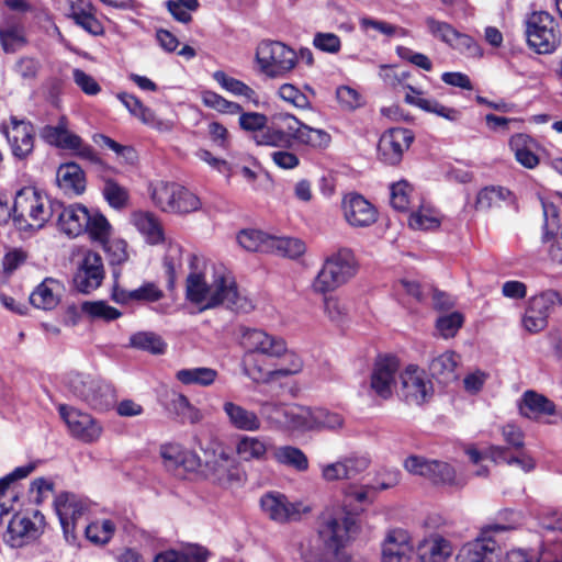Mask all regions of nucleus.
Segmentation results:
<instances>
[{
	"label": "nucleus",
	"mask_w": 562,
	"mask_h": 562,
	"mask_svg": "<svg viewBox=\"0 0 562 562\" xmlns=\"http://www.w3.org/2000/svg\"><path fill=\"white\" fill-rule=\"evenodd\" d=\"M186 280V299L201 312L221 305L241 313L254 310L252 302L243 295L232 273L200 255H191Z\"/></svg>",
	"instance_id": "nucleus-1"
},
{
	"label": "nucleus",
	"mask_w": 562,
	"mask_h": 562,
	"mask_svg": "<svg viewBox=\"0 0 562 562\" xmlns=\"http://www.w3.org/2000/svg\"><path fill=\"white\" fill-rule=\"evenodd\" d=\"M358 530L357 518L350 512L325 513L317 536L301 537L292 546L303 562H352L347 546Z\"/></svg>",
	"instance_id": "nucleus-2"
},
{
	"label": "nucleus",
	"mask_w": 562,
	"mask_h": 562,
	"mask_svg": "<svg viewBox=\"0 0 562 562\" xmlns=\"http://www.w3.org/2000/svg\"><path fill=\"white\" fill-rule=\"evenodd\" d=\"M153 204L164 213L188 215L202 209L201 198L190 188L171 180L158 179L148 184Z\"/></svg>",
	"instance_id": "nucleus-3"
},
{
	"label": "nucleus",
	"mask_w": 562,
	"mask_h": 562,
	"mask_svg": "<svg viewBox=\"0 0 562 562\" xmlns=\"http://www.w3.org/2000/svg\"><path fill=\"white\" fill-rule=\"evenodd\" d=\"M358 271L355 255L347 248L328 255L311 282V290L318 295L329 294L348 283Z\"/></svg>",
	"instance_id": "nucleus-4"
},
{
	"label": "nucleus",
	"mask_w": 562,
	"mask_h": 562,
	"mask_svg": "<svg viewBox=\"0 0 562 562\" xmlns=\"http://www.w3.org/2000/svg\"><path fill=\"white\" fill-rule=\"evenodd\" d=\"M60 204L52 201L45 193L34 187H25L15 194L12 211L13 220L20 224L40 229L50 220Z\"/></svg>",
	"instance_id": "nucleus-5"
},
{
	"label": "nucleus",
	"mask_w": 562,
	"mask_h": 562,
	"mask_svg": "<svg viewBox=\"0 0 562 562\" xmlns=\"http://www.w3.org/2000/svg\"><path fill=\"white\" fill-rule=\"evenodd\" d=\"M258 72L269 79H283L296 68L295 49L281 41L262 40L255 49Z\"/></svg>",
	"instance_id": "nucleus-6"
},
{
	"label": "nucleus",
	"mask_w": 562,
	"mask_h": 562,
	"mask_svg": "<svg viewBox=\"0 0 562 562\" xmlns=\"http://www.w3.org/2000/svg\"><path fill=\"white\" fill-rule=\"evenodd\" d=\"M66 385L75 397L95 412H109L116 403V393L113 386L90 375L71 373L67 378Z\"/></svg>",
	"instance_id": "nucleus-7"
},
{
	"label": "nucleus",
	"mask_w": 562,
	"mask_h": 562,
	"mask_svg": "<svg viewBox=\"0 0 562 562\" xmlns=\"http://www.w3.org/2000/svg\"><path fill=\"white\" fill-rule=\"evenodd\" d=\"M57 409L69 436L75 440L94 445L102 439L103 423L90 413L67 404H59Z\"/></svg>",
	"instance_id": "nucleus-8"
},
{
	"label": "nucleus",
	"mask_w": 562,
	"mask_h": 562,
	"mask_svg": "<svg viewBox=\"0 0 562 562\" xmlns=\"http://www.w3.org/2000/svg\"><path fill=\"white\" fill-rule=\"evenodd\" d=\"M514 521L509 525H485L474 540L464 543L459 549L456 562H494L499 547L493 536L515 527L518 515L514 514Z\"/></svg>",
	"instance_id": "nucleus-9"
},
{
	"label": "nucleus",
	"mask_w": 562,
	"mask_h": 562,
	"mask_svg": "<svg viewBox=\"0 0 562 562\" xmlns=\"http://www.w3.org/2000/svg\"><path fill=\"white\" fill-rule=\"evenodd\" d=\"M527 43L538 54H550L561 41L554 18L546 11L532 12L526 20Z\"/></svg>",
	"instance_id": "nucleus-10"
},
{
	"label": "nucleus",
	"mask_w": 562,
	"mask_h": 562,
	"mask_svg": "<svg viewBox=\"0 0 562 562\" xmlns=\"http://www.w3.org/2000/svg\"><path fill=\"white\" fill-rule=\"evenodd\" d=\"M240 345L245 349L244 366L259 364L256 355L274 358L285 350V339L258 328H245L240 335Z\"/></svg>",
	"instance_id": "nucleus-11"
},
{
	"label": "nucleus",
	"mask_w": 562,
	"mask_h": 562,
	"mask_svg": "<svg viewBox=\"0 0 562 562\" xmlns=\"http://www.w3.org/2000/svg\"><path fill=\"white\" fill-rule=\"evenodd\" d=\"M562 304V296L555 290H546L528 299L525 313L521 317L522 327L536 334L548 325L549 316Z\"/></svg>",
	"instance_id": "nucleus-12"
},
{
	"label": "nucleus",
	"mask_w": 562,
	"mask_h": 562,
	"mask_svg": "<svg viewBox=\"0 0 562 562\" xmlns=\"http://www.w3.org/2000/svg\"><path fill=\"white\" fill-rule=\"evenodd\" d=\"M541 527L548 531V536L539 557L524 549H513L507 552L506 562H562V536H550L555 530L562 531V514L553 521L549 519L541 521Z\"/></svg>",
	"instance_id": "nucleus-13"
},
{
	"label": "nucleus",
	"mask_w": 562,
	"mask_h": 562,
	"mask_svg": "<svg viewBox=\"0 0 562 562\" xmlns=\"http://www.w3.org/2000/svg\"><path fill=\"white\" fill-rule=\"evenodd\" d=\"M278 359L279 363L274 369H269L262 364H249L246 367V375L257 383H270L282 378H288L301 373L304 369L302 356L288 347L285 341V350L281 351Z\"/></svg>",
	"instance_id": "nucleus-14"
},
{
	"label": "nucleus",
	"mask_w": 562,
	"mask_h": 562,
	"mask_svg": "<svg viewBox=\"0 0 562 562\" xmlns=\"http://www.w3.org/2000/svg\"><path fill=\"white\" fill-rule=\"evenodd\" d=\"M265 515L280 524L300 520L312 512V506L304 501L291 502L280 492H268L260 498Z\"/></svg>",
	"instance_id": "nucleus-15"
},
{
	"label": "nucleus",
	"mask_w": 562,
	"mask_h": 562,
	"mask_svg": "<svg viewBox=\"0 0 562 562\" xmlns=\"http://www.w3.org/2000/svg\"><path fill=\"white\" fill-rule=\"evenodd\" d=\"M45 517L40 510L14 515L8 526L5 541L13 548L37 540L44 532Z\"/></svg>",
	"instance_id": "nucleus-16"
},
{
	"label": "nucleus",
	"mask_w": 562,
	"mask_h": 562,
	"mask_svg": "<svg viewBox=\"0 0 562 562\" xmlns=\"http://www.w3.org/2000/svg\"><path fill=\"white\" fill-rule=\"evenodd\" d=\"M206 476L223 487L240 486L245 474L238 462L225 450L214 454L206 461Z\"/></svg>",
	"instance_id": "nucleus-17"
},
{
	"label": "nucleus",
	"mask_w": 562,
	"mask_h": 562,
	"mask_svg": "<svg viewBox=\"0 0 562 562\" xmlns=\"http://www.w3.org/2000/svg\"><path fill=\"white\" fill-rule=\"evenodd\" d=\"M277 120L284 123L286 131L291 135V140H295L300 145L316 150H324L331 143V136L328 132L308 126L291 114H281Z\"/></svg>",
	"instance_id": "nucleus-18"
},
{
	"label": "nucleus",
	"mask_w": 562,
	"mask_h": 562,
	"mask_svg": "<svg viewBox=\"0 0 562 562\" xmlns=\"http://www.w3.org/2000/svg\"><path fill=\"white\" fill-rule=\"evenodd\" d=\"M427 29L435 38L440 40L453 49H457L467 56L482 57L483 55L481 47L471 36L459 33L446 22L428 19Z\"/></svg>",
	"instance_id": "nucleus-19"
},
{
	"label": "nucleus",
	"mask_w": 562,
	"mask_h": 562,
	"mask_svg": "<svg viewBox=\"0 0 562 562\" xmlns=\"http://www.w3.org/2000/svg\"><path fill=\"white\" fill-rule=\"evenodd\" d=\"M414 139L409 130L393 127L385 131L378 143V158L386 165L394 166L402 160Z\"/></svg>",
	"instance_id": "nucleus-20"
},
{
	"label": "nucleus",
	"mask_w": 562,
	"mask_h": 562,
	"mask_svg": "<svg viewBox=\"0 0 562 562\" xmlns=\"http://www.w3.org/2000/svg\"><path fill=\"white\" fill-rule=\"evenodd\" d=\"M54 508L64 533L68 536L75 532L77 522L88 512L89 504L74 493L63 492L55 497Z\"/></svg>",
	"instance_id": "nucleus-21"
},
{
	"label": "nucleus",
	"mask_w": 562,
	"mask_h": 562,
	"mask_svg": "<svg viewBox=\"0 0 562 562\" xmlns=\"http://www.w3.org/2000/svg\"><path fill=\"white\" fill-rule=\"evenodd\" d=\"M103 278L104 268L101 256L90 250L85 252L74 276L76 290L89 294L101 285Z\"/></svg>",
	"instance_id": "nucleus-22"
},
{
	"label": "nucleus",
	"mask_w": 562,
	"mask_h": 562,
	"mask_svg": "<svg viewBox=\"0 0 562 562\" xmlns=\"http://www.w3.org/2000/svg\"><path fill=\"white\" fill-rule=\"evenodd\" d=\"M160 457L165 468L179 477L196 472L201 467L199 454L177 443L160 447Z\"/></svg>",
	"instance_id": "nucleus-23"
},
{
	"label": "nucleus",
	"mask_w": 562,
	"mask_h": 562,
	"mask_svg": "<svg viewBox=\"0 0 562 562\" xmlns=\"http://www.w3.org/2000/svg\"><path fill=\"white\" fill-rule=\"evenodd\" d=\"M400 360L393 355L381 356L376 359L370 379V386L375 395L383 400L392 396Z\"/></svg>",
	"instance_id": "nucleus-24"
},
{
	"label": "nucleus",
	"mask_w": 562,
	"mask_h": 562,
	"mask_svg": "<svg viewBox=\"0 0 562 562\" xmlns=\"http://www.w3.org/2000/svg\"><path fill=\"white\" fill-rule=\"evenodd\" d=\"M2 132L14 158L24 160L33 153L34 130L30 123L12 117L10 125L3 126Z\"/></svg>",
	"instance_id": "nucleus-25"
},
{
	"label": "nucleus",
	"mask_w": 562,
	"mask_h": 562,
	"mask_svg": "<svg viewBox=\"0 0 562 562\" xmlns=\"http://www.w3.org/2000/svg\"><path fill=\"white\" fill-rule=\"evenodd\" d=\"M345 220L352 227H368L378 220V211L364 196L349 193L342 200Z\"/></svg>",
	"instance_id": "nucleus-26"
},
{
	"label": "nucleus",
	"mask_w": 562,
	"mask_h": 562,
	"mask_svg": "<svg viewBox=\"0 0 562 562\" xmlns=\"http://www.w3.org/2000/svg\"><path fill=\"white\" fill-rule=\"evenodd\" d=\"M414 548L408 531L401 528L392 529L382 542V562H411Z\"/></svg>",
	"instance_id": "nucleus-27"
},
{
	"label": "nucleus",
	"mask_w": 562,
	"mask_h": 562,
	"mask_svg": "<svg viewBox=\"0 0 562 562\" xmlns=\"http://www.w3.org/2000/svg\"><path fill=\"white\" fill-rule=\"evenodd\" d=\"M270 445L265 437L238 435L234 442V451L240 462H265L268 459Z\"/></svg>",
	"instance_id": "nucleus-28"
},
{
	"label": "nucleus",
	"mask_w": 562,
	"mask_h": 562,
	"mask_svg": "<svg viewBox=\"0 0 562 562\" xmlns=\"http://www.w3.org/2000/svg\"><path fill=\"white\" fill-rule=\"evenodd\" d=\"M223 412L227 423L237 430L257 432L261 429L262 422L259 415L233 401L223 403Z\"/></svg>",
	"instance_id": "nucleus-29"
},
{
	"label": "nucleus",
	"mask_w": 562,
	"mask_h": 562,
	"mask_svg": "<svg viewBox=\"0 0 562 562\" xmlns=\"http://www.w3.org/2000/svg\"><path fill=\"white\" fill-rule=\"evenodd\" d=\"M58 225L63 233L69 237H77L86 232L87 224H89L90 212L89 210L80 204H72L63 207L57 211Z\"/></svg>",
	"instance_id": "nucleus-30"
},
{
	"label": "nucleus",
	"mask_w": 562,
	"mask_h": 562,
	"mask_svg": "<svg viewBox=\"0 0 562 562\" xmlns=\"http://www.w3.org/2000/svg\"><path fill=\"white\" fill-rule=\"evenodd\" d=\"M64 290L61 281L45 278L31 293L30 302L36 308L50 311L59 304Z\"/></svg>",
	"instance_id": "nucleus-31"
},
{
	"label": "nucleus",
	"mask_w": 562,
	"mask_h": 562,
	"mask_svg": "<svg viewBox=\"0 0 562 562\" xmlns=\"http://www.w3.org/2000/svg\"><path fill=\"white\" fill-rule=\"evenodd\" d=\"M508 145L516 161L522 167L533 169L539 165L540 159L537 154L539 144L529 135L525 133L514 134L510 136Z\"/></svg>",
	"instance_id": "nucleus-32"
},
{
	"label": "nucleus",
	"mask_w": 562,
	"mask_h": 562,
	"mask_svg": "<svg viewBox=\"0 0 562 562\" xmlns=\"http://www.w3.org/2000/svg\"><path fill=\"white\" fill-rule=\"evenodd\" d=\"M130 223L140 234L146 243L158 245L164 241V229L159 218L149 211H134Z\"/></svg>",
	"instance_id": "nucleus-33"
},
{
	"label": "nucleus",
	"mask_w": 562,
	"mask_h": 562,
	"mask_svg": "<svg viewBox=\"0 0 562 562\" xmlns=\"http://www.w3.org/2000/svg\"><path fill=\"white\" fill-rule=\"evenodd\" d=\"M398 395L411 405H422V372L417 364H407L400 373Z\"/></svg>",
	"instance_id": "nucleus-34"
},
{
	"label": "nucleus",
	"mask_w": 562,
	"mask_h": 562,
	"mask_svg": "<svg viewBox=\"0 0 562 562\" xmlns=\"http://www.w3.org/2000/svg\"><path fill=\"white\" fill-rule=\"evenodd\" d=\"M518 408L521 416L532 420L555 414L554 403L535 391H526L522 394Z\"/></svg>",
	"instance_id": "nucleus-35"
},
{
	"label": "nucleus",
	"mask_w": 562,
	"mask_h": 562,
	"mask_svg": "<svg viewBox=\"0 0 562 562\" xmlns=\"http://www.w3.org/2000/svg\"><path fill=\"white\" fill-rule=\"evenodd\" d=\"M117 99L122 102L130 114L138 119L143 124L158 131L171 130V124L169 122L159 120L154 111L144 105L143 102L135 95L121 92L117 93Z\"/></svg>",
	"instance_id": "nucleus-36"
},
{
	"label": "nucleus",
	"mask_w": 562,
	"mask_h": 562,
	"mask_svg": "<svg viewBox=\"0 0 562 562\" xmlns=\"http://www.w3.org/2000/svg\"><path fill=\"white\" fill-rule=\"evenodd\" d=\"M281 431L291 434L312 431V407L292 404L284 408Z\"/></svg>",
	"instance_id": "nucleus-37"
},
{
	"label": "nucleus",
	"mask_w": 562,
	"mask_h": 562,
	"mask_svg": "<svg viewBox=\"0 0 562 562\" xmlns=\"http://www.w3.org/2000/svg\"><path fill=\"white\" fill-rule=\"evenodd\" d=\"M58 187L67 194H81L86 189V177L75 162L61 165L56 172Z\"/></svg>",
	"instance_id": "nucleus-38"
},
{
	"label": "nucleus",
	"mask_w": 562,
	"mask_h": 562,
	"mask_svg": "<svg viewBox=\"0 0 562 562\" xmlns=\"http://www.w3.org/2000/svg\"><path fill=\"white\" fill-rule=\"evenodd\" d=\"M424 476H427L434 484L457 487L467 484V479L463 475H458L451 465L440 461H424Z\"/></svg>",
	"instance_id": "nucleus-39"
},
{
	"label": "nucleus",
	"mask_w": 562,
	"mask_h": 562,
	"mask_svg": "<svg viewBox=\"0 0 562 562\" xmlns=\"http://www.w3.org/2000/svg\"><path fill=\"white\" fill-rule=\"evenodd\" d=\"M452 553V542L440 532H430L424 539V562H447Z\"/></svg>",
	"instance_id": "nucleus-40"
},
{
	"label": "nucleus",
	"mask_w": 562,
	"mask_h": 562,
	"mask_svg": "<svg viewBox=\"0 0 562 562\" xmlns=\"http://www.w3.org/2000/svg\"><path fill=\"white\" fill-rule=\"evenodd\" d=\"M459 362L460 356L452 350H447L431 359L429 372L440 383H449L457 379Z\"/></svg>",
	"instance_id": "nucleus-41"
},
{
	"label": "nucleus",
	"mask_w": 562,
	"mask_h": 562,
	"mask_svg": "<svg viewBox=\"0 0 562 562\" xmlns=\"http://www.w3.org/2000/svg\"><path fill=\"white\" fill-rule=\"evenodd\" d=\"M273 237L267 232L249 227L236 234V241L246 251L269 254Z\"/></svg>",
	"instance_id": "nucleus-42"
},
{
	"label": "nucleus",
	"mask_w": 562,
	"mask_h": 562,
	"mask_svg": "<svg viewBox=\"0 0 562 562\" xmlns=\"http://www.w3.org/2000/svg\"><path fill=\"white\" fill-rule=\"evenodd\" d=\"M280 115H274L271 125H266L258 133L254 134V142L258 146L281 147L291 143V135L286 131L284 123L277 120Z\"/></svg>",
	"instance_id": "nucleus-43"
},
{
	"label": "nucleus",
	"mask_w": 562,
	"mask_h": 562,
	"mask_svg": "<svg viewBox=\"0 0 562 562\" xmlns=\"http://www.w3.org/2000/svg\"><path fill=\"white\" fill-rule=\"evenodd\" d=\"M0 44L5 53H14L25 44L24 27L20 21L3 18L0 22Z\"/></svg>",
	"instance_id": "nucleus-44"
},
{
	"label": "nucleus",
	"mask_w": 562,
	"mask_h": 562,
	"mask_svg": "<svg viewBox=\"0 0 562 562\" xmlns=\"http://www.w3.org/2000/svg\"><path fill=\"white\" fill-rule=\"evenodd\" d=\"M272 458L278 464L297 472H305L310 467L308 458L303 450L291 445L272 448Z\"/></svg>",
	"instance_id": "nucleus-45"
},
{
	"label": "nucleus",
	"mask_w": 562,
	"mask_h": 562,
	"mask_svg": "<svg viewBox=\"0 0 562 562\" xmlns=\"http://www.w3.org/2000/svg\"><path fill=\"white\" fill-rule=\"evenodd\" d=\"M175 376L183 385L207 387L216 381L218 372L209 367H194L180 369Z\"/></svg>",
	"instance_id": "nucleus-46"
},
{
	"label": "nucleus",
	"mask_w": 562,
	"mask_h": 562,
	"mask_svg": "<svg viewBox=\"0 0 562 562\" xmlns=\"http://www.w3.org/2000/svg\"><path fill=\"white\" fill-rule=\"evenodd\" d=\"M71 19L88 33L97 36L103 34V25L97 19L94 9L90 3L80 2L71 7Z\"/></svg>",
	"instance_id": "nucleus-47"
},
{
	"label": "nucleus",
	"mask_w": 562,
	"mask_h": 562,
	"mask_svg": "<svg viewBox=\"0 0 562 562\" xmlns=\"http://www.w3.org/2000/svg\"><path fill=\"white\" fill-rule=\"evenodd\" d=\"M167 408L182 422L195 424L202 419L201 411L182 393L173 392Z\"/></svg>",
	"instance_id": "nucleus-48"
},
{
	"label": "nucleus",
	"mask_w": 562,
	"mask_h": 562,
	"mask_svg": "<svg viewBox=\"0 0 562 562\" xmlns=\"http://www.w3.org/2000/svg\"><path fill=\"white\" fill-rule=\"evenodd\" d=\"M345 418L324 407H312V431H336L344 427Z\"/></svg>",
	"instance_id": "nucleus-49"
},
{
	"label": "nucleus",
	"mask_w": 562,
	"mask_h": 562,
	"mask_svg": "<svg viewBox=\"0 0 562 562\" xmlns=\"http://www.w3.org/2000/svg\"><path fill=\"white\" fill-rule=\"evenodd\" d=\"M116 522L111 518L92 520L85 529L87 539L94 544H105L114 536Z\"/></svg>",
	"instance_id": "nucleus-50"
},
{
	"label": "nucleus",
	"mask_w": 562,
	"mask_h": 562,
	"mask_svg": "<svg viewBox=\"0 0 562 562\" xmlns=\"http://www.w3.org/2000/svg\"><path fill=\"white\" fill-rule=\"evenodd\" d=\"M400 303L412 312H417L422 303V288L417 280L403 278L397 288Z\"/></svg>",
	"instance_id": "nucleus-51"
},
{
	"label": "nucleus",
	"mask_w": 562,
	"mask_h": 562,
	"mask_svg": "<svg viewBox=\"0 0 562 562\" xmlns=\"http://www.w3.org/2000/svg\"><path fill=\"white\" fill-rule=\"evenodd\" d=\"M207 551L201 547H191L181 551L167 550L156 555L154 562H206Z\"/></svg>",
	"instance_id": "nucleus-52"
},
{
	"label": "nucleus",
	"mask_w": 562,
	"mask_h": 562,
	"mask_svg": "<svg viewBox=\"0 0 562 562\" xmlns=\"http://www.w3.org/2000/svg\"><path fill=\"white\" fill-rule=\"evenodd\" d=\"M305 250V243L299 238L274 236L273 243L271 244V251L269 254H276L290 259H296L303 256Z\"/></svg>",
	"instance_id": "nucleus-53"
},
{
	"label": "nucleus",
	"mask_w": 562,
	"mask_h": 562,
	"mask_svg": "<svg viewBox=\"0 0 562 562\" xmlns=\"http://www.w3.org/2000/svg\"><path fill=\"white\" fill-rule=\"evenodd\" d=\"M465 321L464 315L459 311L442 314L436 319L437 335L443 339H451L457 336Z\"/></svg>",
	"instance_id": "nucleus-54"
},
{
	"label": "nucleus",
	"mask_w": 562,
	"mask_h": 562,
	"mask_svg": "<svg viewBox=\"0 0 562 562\" xmlns=\"http://www.w3.org/2000/svg\"><path fill=\"white\" fill-rule=\"evenodd\" d=\"M322 310L325 317L334 324H342L348 317V306L338 295H323Z\"/></svg>",
	"instance_id": "nucleus-55"
},
{
	"label": "nucleus",
	"mask_w": 562,
	"mask_h": 562,
	"mask_svg": "<svg viewBox=\"0 0 562 562\" xmlns=\"http://www.w3.org/2000/svg\"><path fill=\"white\" fill-rule=\"evenodd\" d=\"M130 345L133 348L148 351L154 355H161L166 350V344L160 336L150 331H138L130 337Z\"/></svg>",
	"instance_id": "nucleus-56"
},
{
	"label": "nucleus",
	"mask_w": 562,
	"mask_h": 562,
	"mask_svg": "<svg viewBox=\"0 0 562 562\" xmlns=\"http://www.w3.org/2000/svg\"><path fill=\"white\" fill-rule=\"evenodd\" d=\"M81 311L91 319L105 322L115 321L122 313L105 301H87L81 304Z\"/></svg>",
	"instance_id": "nucleus-57"
},
{
	"label": "nucleus",
	"mask_w": 562,
	"mask_h": 562,
	"mask_svg": "<svg viewBox=\"0 0 562 562\" xmlns=\"http://www.w3.org/2000/svg\"><path fill=\"white\" fill-rule=\"evenodd\" d=\"M102 194L109 205L113 209L121 210L128 203V191L123 186L112 179H106L103 184Z\"/></svg>",
	"instance_id": "nucleus-58"
},
{
	"label": "nucleus",
	"mask_w": 562,
	"mask_h": 562,
	"mask_svg": "<svg viewBox=\"0 0 562 562\" xmlns=\"http://www.w3.org/2000/svg\"><path fill=\"white\" fill-rule=\"evenodd\" d=\"M541 241L550 260L562 263V224L558 225L557 232L543 228Z\"/></svg>",
	"instance_id": "nucleus-59"
},
{
	"label": "nucleus",
	"mask_w": 562,
	"mask_h": 562,
	"mask_svg": "<svg viewBox=\"0 0 562 562\" xmlns=\"http://www.w3.org/2000/svg\"><path fill=\"white\" fill-rule=\"evenodd\" d=\"M201 100L205 106L223 114H238L241 112V106L238 103L228 101L210 90L201 93Z\"/></svg>",
	"instance_id": "nucleus-60"
},
{
	"label": "nucleus",
	"mask_w": 562,
	"mask_h": 562,
	"mask_svg": "<svg viewBox=\"0 0 562 562\" xmlns=\"http://www.w3.org/2000/svg\"><path fill=\"white\" fill-rule=\"evenodd\" d=\"M213 78L224 90L235 95L250 99L255 94V91L249 86L238 79L229 77L224 71H215Z\"/></svg>",
	"instance_id": "nucleus-61"
},
{
	"label": "nucleus",
	"mask_w": 562,
	"mask_h": 562,
	"mask_svg": "<svg viewBox=\"0 0 562 562\" xmlns=\"http://www.w3.org/2000/svg\"><path fill=\"white\" fill-rule=\"evenodd\" d=\"M111 225L108 220L98 212H90L89 224H87V229L85 233H88L90 238L102 244L109 237H111Z\"/></svg>",
	"instance_id": "nucleus-62"
},
{
	"label": "nucleus",
	"mask_w": 562,
	"mask_h": 562,
	"mask_svg": "<svg viewBox=\"0 0 562 562\" xmlns=\"http://www.w3.org/2000/svg\"><path fill=\"white\" fill-rule=\"evenodd\" d=\"M508 194L509 192L501 187L484 188L477 193L475 207L477 210H487L497 206Z\"/></svg>",
	"instance_id": "nucleus-63"
},
{
	"label": "nucleus",
	"mask_w": 562,
	"mask_h": 562,
	"mask_svg": "<svg viewBox=\"0 0 562 562\" xmlns=\"http://www.w3.org/2000/svg\"><path fill=\"white\" fill-rule=\"evenodd\" d=\"M401 481V472L394 467H382L375 471L372 485L375 492L386 491L395 487Z\"/></svg>",
	"instance_id": "nucleus-64"
}]
</instances>
